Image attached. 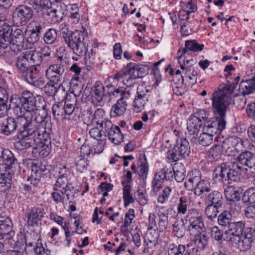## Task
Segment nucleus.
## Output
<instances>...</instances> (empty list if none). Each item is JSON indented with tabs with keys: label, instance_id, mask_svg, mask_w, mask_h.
Returning <instances> with one entry per match:
<instances>
[{
	"label": "nucleus",
	"instance_id": "44",
	"mask_svg": "<svg viewBox=\"0 0 255 255\" xmlns=\"http://www.w3.org/2000/svg\"><path fill=\"white\" fill-rule=\"evenodd\" d=\"M233 220L232 214L227 210L223 211L218 217V224L222 226L229 227Z\"/></svg>",
	"mask_w": 255,
	"mask_h": 255
},
{
	"label": "nucleus",
	"instance_id": "23",
	"mask_svg": "<svg viewBox=\"0 0 255 255\" xmlns=\"http://www.w3.org/2000/svg\"><path fill=\"white\" fill-rule=\"evenodd\" d=\"M21 113V115H16L17 117L15 119L16 125L18 126L17 128L18 130V133H25V128L28 122H29L30 120L32 119L33 115L25 114L23 112Z\"/></svg>",
	"mask_w": 255,
	"mask_h": 255
},
{
	"label": "nucleus",
	"instance_id": "13",
	"mask_svg": "<svg viewBox=\"0 0 255 255\" xmlns=\"http://www.w3.org/2000/svg\"><path fill=\"white\" fill-rule=\"evenodd\" d=\"M12 227V223L9 218L0 216V240L12 237L14 235Z\"/></svg>",
	"mask_w": 255,
	"mask_h": 255
},
{
	"label": "nucleus",
	"instance_id": "57",
	"mask_svg": "<svg viewBox=\"0 0 255 255\" xmlns=\"http://www.w3.org/2000/svg\"><path fill=\"white\" fill-rule=\"evenodd\" d=\"M41 129V128H39L38 125H36L34 123V122H32V119H31L29 122H28L25 128V134L27 135H32L35 137L37 134V132H39Z\"/></svg>",
	"mask_w": 255,
	"mask_h": 255
},
{
	"label": "nucleus",
	"instance_id": "36",
	"mask_svg": "<svg viewBox=\"0 0 255 255\" xmlns=\"http://www.w3.org/2000/svg\"><path fill=\"white\" fill-rule=\"evenodd\" d=\"M242 167L237 163H233L232 167L230 166L228 181L237 182L240 180Z\"/></svg>",
	"mask_w": 255,
	"mask_h": 255
},
{
	"label": "nucleus",
	"instance_id": "47",
	"mask_svg": "<svg viewBox=\"0 0 255 255\" xmlns=\"http://www.w3.org/2000/svg\"><path fill=\"white\" fill-rule=\"evenodd\" d=\"M57 38V32L54 28L48 29L43 36L44 42L47 44H53Z\"/></svg>",
	"mask_w": 255,
	"mask_h": 255
},
{
	"label": "nucleus",
	"instance_id": "42",
	"mask_svg": "<svg viewBox=\"0 0 255 255\" xmlns=\"http://www.w3.org/2000/svg\"><path fill=\"white\" fill-rule=\"evenodd\" d=\"M47 25L42 21L34 20L30 22L28 26L30 31L41 34L46 30Z\"/></svg>",
	"mask_w": 255,
	"mask_h": 255
},
{
	"label": "nucleus",
	"instance_id": "20",
	"mask_svg": "<svg viewBox=\"0 0 255 255\" xmlns=\"http://www.w3.org/2000/svg\"><path fill=\"white\" fill-rule=\"evenodd\" d=\"M45 214V210L43 207H33L30 212L27 214V224L30 226H33L38 221L41 220Z\"/></svg>",
	"mask_w": 255,
	"mask_h": 255
},
{
	"label": "nucleus",
	"instance_id": "27",
	"mask_svg": "<svg viewBox=\"0 0 255 255\" xmlns=\"http://www.w3.org/2000/svg\"><path fill=\"white\" fill-rule=\"evenodd\" d=\"M223 202L222 194L218 191H213L207 196L205 203L207 205L221 207Z\"/></svg>",
	"mask_w": 255,
	"mask_h": 255
},
{
	"label": "nucleus",
	"instance_id": "32",
	"mask_svg": "<svg viewBox=\"0 0 255 255\" xmlns=\"http://www.w3.org/2000/svg\"><path fill=\"white\" fill-rule=\"evenodd\" d=\"M107 134L109 139L115 144H118L124 141L123 134L118 126H115Z\"/></svg>",
	"mask_w": 255,
	"mask_h": 255
},
{
	"label": "nucleus",
	"instance_id": "22",
	"mask_svg": "<svg viewBox=\"0 0 255 255\" xmlns=\"http://www.w3.org/2000/svg\"><path fill=\"white\" fill-rule=\"evenodd\" d=\"M230 165L226 163H223L218 165L214 170L213 176L214 178H218L219 181L222 182L228 181V172Z\"/></svg>",
	"mask_w": 255,
	"mask_h": 255
},
{
	"label": "nucleus",
	"instance_id": "35",
	"mask_svg": "<svg viewBox=\"0 0 255 255\" xmlns=\"http://www.w3.org/2000/svg\"><path fill=\"white\" fill-rule=\"evenodd\" d=\"M40 74V69L37 67H31L21 73L24 80L30 84Z\"/></svg>",
	"mask_w": 255,
	"mask_h": 255
},
{
	"label": "nucleus",
	"instance_id": "61",
	"mask_svg": "<svg viewBox=\"0 0 255 255\" xmlns=\"http://www.w3.org/2000/svg\"><path fill=\"white\" fill-rule=\"evenodd\" d=\"M89 133L91 137L98 141H102L104 138L106 137L105 131H101L98 127L91 129Z\"/></svg>",
	"mask_w": 255,
	"mask_h": 255
},
{
	"label": "nucleus",
	"instance_id": "34",
	"mask_svg": "<svg viewBox=\"0 0 255 255\" xmlns=\"http://www.w3.org/2000/svg\"><path fill=\"white\" fill-rule=\"evenodd\" d=\"M204 45L203 44H199L196 40H187L185 41V47L183 48L182 54L179 57V59L183 56V54H186L188 51L193 52L201 51L203 50Z\"/></svg>",
	"mask_w": 255,
	"mask_h": 255
},
{
	"label": "nucleus",
	"instance_id": "64",
	"mask_svg": "<svg viewBox=\"0 0 255 255\" xmlns=\"http://www.w3.org/2000/svg\"><path fill=\"white\" fill-rule=\"evenodd\" d=\"M211 237L213 239L219 242H222L223 231L217 226H214L211 230Z\"/></svg>",
	"mask_w": 255,
	"mask_h": 255
},
{
	"label": "nucleus",
	"instance_id": "25",
	"mask_svg": "<svg viewBox=\"0 0 255 255\" xmlns=\"http://www.w3.org/2000/svg\"><path fill=\"white\" fill-rule=\"evenodd\" d=\"M9 39L10 46H11V49L13 48V50H15V48L21 45L24 41V34L22 30L19 28L16 29L12 32Z\"/></svg>",
	"mask_w": 255,
	"mask_h": 255
},
{
	"label": "nucleus",
	"instance_id": "16",
	"mask_svg": "<svg viewBox=\"0 0 255 255\" xmlns=\"http://www.w3.org/2000/svg\"><path fill=\"white\" fill-rule=\"evenodd\" d=\"M195 249H189L188 245H179L178 247L174 246V245H170L168 249L169 255H197L196 252L197 250L194 251Z\"/></svg>",
	"mask_w": 255,
	"mask_h": 255
},
{
	"label": "nucleus",
	"instance_id": "26",
	"mask_svg": "<svg viewBox=\"0 0 255 255\" xmlns=\"http://www.w3.org/2000/svg\"><path fill=\"white\" fill-rule=\"evenodd\" d=\"M239 91L244 96L248 95L255 92V76L240 84Z\"/></svg>",
	"mask_w": 255,
	"mask_h": 255
},
{
	"label": "nucleus",
	"instance_id": "6",
	"mask_svg": "<svg viewBox=\"0 0 255 255\" xmlns=\"http://www.w3.org/2000/svg\"><path fill=\"white\" fill-rule=\"evenodd\" d=\"M32 8L24 4L17 6L12 14V24L17 26L25 25L32 18Z\"/></svg>",
	"mask_w": 255,
	"mask_h": 255
},
{
	"label": "nucleus",
	"instance_id": "58",
	"mask_svg": "<svg viewBox=\"0 0 255 255\" xmlns=\"http://www.w3.org/2000/svg\"><path fill=\"white\" fill-rule=\"evenodd\" d=\"M8 99V94L6 90L0 87V111H6L7 109L6 103Z\"/></svg>",
	"mask_w": 255,
	"mask_h": 255
},
{
	"label": "nucleus",
	"instance_id": "14",
	"mask_svg": "<svg viewBox=\"0 0 255 255\" xmlns=\"http://www.w3.org/2000/svg\"><path fill=\"white\" fill-rule=\"evenodd\" d=\"M201 179V175L200 171L197 169L192 170L187 175L184 182L185 187L189 191L193 190Z\"/></svg>",
	"mask_w": 255,
	"mask_h": 255
},
{
	"label": "nucleus",
	"instance_id": "49",
	"mask_svg": "<svg viewBox=\"0 0 255 255\" xmlns=\"http://www.w3.org/2000/svg\"><path fill=\"white\" fill-rule=\"evenodd\" d=\"M68 180L65 177H58L54 185V190L68 193Z\"/></svg>",
	"mask_w": 255,
	"mask_h": 255
},
{
	"label": "nucleus",
	"instance_id": "53",
	"mask_svg": "<svg viewBox=\"0 0 255 255\" xmlns=\"http://www.w3.org/2000/svg\"><path fill=\"white\" fill-rule=\"evenodd\" d=\"M52 114L53 116L57 120L62 118L65 114L64 111V106L62 103H58V104L53 105L52 108Z\"/></svg>",
	"mask_w": 255,
	"mask_h": 255
},
{
	"label": "nucleus",
	"instance_id": "19",
	"mask_svg": "<svg viewBox=\"0 0 255 255\" xmlns=\"http://www.w3.org/2000/svg\"><path fill=\"white\" fill-rule=\"evenodd\" d=\"M92 102L96 106H100L105 93V88L102 83L97 81L93 88Z\"/></svg>",
	"mask_w": 255,
	"mask_h": 255
},
{
	"label": "nucleus",
	"instance_id": "46",
	"mask_svg": "<svg viewBox=\"0 0 255 255\" xmlns=\"http://www.w3.org/2000/svg\"><path fill=\"white\" fill-rule=\"evenodd\" d=\"M185 230V226L182 220L176 221L173 225V232L178 238L183 237Z\"/></svg>",
	"mask_w": 255,
	"mask_h": 255
},
{
	"label": "nucleus",
	"instance_id": "41",
	"mask_svg": "<svg viewBox=\"0 0 255 255\" xmlns=\"http://www.w3.org/2000/svg\"><path fill=\"white\" fill-rule=\"evenodd\" d=\"M175 179L178 182L182 181L185 177V168L181 163H176L173 167Z\"/></svg>",
	"mask_w": 255,
	"mask_h": 255
},
{
	"label": "nucleus",
	"instance_id": "5",
	"mask_svg": "<svg viewBox=\"0 0 255 255\" xmlns=\"http://www.w3.org/2000/svg\"><path fill=\"white\" fill-rule=\"evenodd\" d=\"M190 153V147L186 138H181L177 141L173 147H171L167 152V158L173 161H177L188 156Z\"/></svg>",
	"mask_w": 255,
	"mask_h": 255
},
{
	"label": "nucleus",
	"instance_id": "39",
	"mask_svg": "<svg viewBox=\"0 0 255 255\" xmlns=\"http://www.w3.org/2000/svg\"><path fill=\"white\" fill-rule=\"evenodd\" d=\"M47 128H43L39 132H37V135L35 136L36 139V144L39 143L40 145H51V138L46 129Z\"/></svg>",
	"mask_w": 255,
	"mask_h": 255
},
{
	"label": "nucleus",
	"instance_id": "11",
	"mask_svg": "<svg viewBox=\"0 0 255 255\" xmlns=\"http://www.w3.org/2000/svg\"><path fill=\"white\" fill-rule=\"evenodd\" d=\"M17 137L19 140L15 142L14 145L17 150H22L30 147L36 148V139L34 135H27L25 133H18Z\"/></svg>",
	"mask_w": 255,
	"mask_h": 255
},
{
	"label": "nucleus",
	"instance_id": "1",
	"mask_svg": "<svg viewBox=\"0 0 255 255\" xmlns=\"http://www.w3.org/2000/svg\"><path fill=\"white\" fill-rule=\"evenodd\" d=\"M232 92L231 86H226L213 93L211 99L215 117L205 122L203 131L208 132L214 136L220 134L225 128V117L229 104L228 100Z\"/></svg>",
	"mask_w": 255,
	"mask_h": 255
},
{
	"label": "nucleus",
	"instance_id": "17",
	"mask_svg": "<svg viewBox=\"0 0 255 255\" xmlns=\"http://www.w3.org/2000/svg\"><path fill=\"white\" fill-rule=\"evenodd\" d=\"M18 126L16 125V120L11 117L7 118L2 121L1 131L6 135L13 134L17 129Z\"/></svg>",
	"mask_w": 255,
	"mask_h": 255
},
{
	"label": "nucleus",
	"instance_id": "18",
	"mask_svg": "<svg viewBox=\"0 0 255 255\" xmlns=\"http://www.w3.org/2000/svg\"><path fill=\"white\" fill-rule=\"evenodd\" d=\"M239 163L242 165L252 168L255 167V154L245 151L240 154L237 158Z\"/></svg>",
	"mask_w": 255,
	"mask_h": 255
},
{
	"label": "nucleus",
	"instance_id": "4",
	"mask_svg": "<svg viewBox=\"0 0 255 255\" xmlns=\"http://www.w3.org/2000/svg\"><path fill=\"white\" fill-rule=\"evenodd\" d=\"M148 71L147 66L130 63L126 66L125 80L127 87H130L134 83L137 78H142L146 75Z\"/></svg>",
	"mask_w": 255,
	"mask_h": 255
},
{
	"label": "nucleus",
	"instance_id": "54",
	"mask_svg": "<svg viewBox=\"0 0 255 255\" xmlns=\"http://www.w3.org/2000/svg\"><path fill=\"white\" fill-rule=\"evenodd\" d=\"M131 189V186L128 185L125 186L123 188V199L126 207L129 204L133 203L134 201L130 193Z\"/></svg>",
	"mask_w": 255,
	"mask_h": 255
},
{
	"label": "nucleus",
	"instance_id": "37",
	"mask_svg": "<svg viewBox=\"0 0 255 255\" xmlns=\"http://www.w3.org/2000/svg\"><path fill=\"white\" fill-rule=\"evenodd\" d=\"M26 53L31 67H37L38 68H40V65L42 60V53L35 50L27 51Z\"/></svg>",
	"mask_w": 255,
	"mask_h": 255
},
{
	"label": "nucleus",
	"instance_id": "43",
	"mask_svg": "<svg viewBox=\"0 0 255 255\" xmlns=\"http://www.w3.org/2000/svg\"><path fill=\"white\" fill-rule=\"evenodd\" d=\"M199 233V234L195 236L193 242L199 249L203 250L208 245V238L206 234Z\"/></svg>",
	"mask_w": 255,
	"mask_h": 255
},
{
	"label": "nucleus",
	"instance_id": "9",
	"mask_svg": "<svg viewBox=\"0 0 255 255\" xmlns=\"http://www.w3.org/2000/svg\"><path fill=\"white\" fill-rule=\"evenodd\" d=\"M238 238L239 249L243 252L249 250L255 240V229L252 228H247L244 233Z\"/></svg>",
	"mask_w": 255,
	"mask_h": 255
},
{
	"label": "nucleus",
	"instance_id": "60",
	"mask_svg": "<svg viewBox=\"0 0 255 255\" xmlns=\"http://www.w3.org/2000/svg\"><path fill=\"white\" fill-rule=\"evenodd\" d=\"M33 3L36 5L35 8L40 10H46L47 14V11L50 10L53 6V3L49 0H40L39 3L34 1Z\"/></svg>",
	"mask_w": 255,
	"mask_h": 255
},
{
	"label": "nucleus",
	"instance_id": "40",
	"mask_svg": "<svg viewBox=\"0 0 255 255\" xmlns=\"http://www.w3.org/2000/svg\"><path fill=\"white\" fill-rule=\"evenodd\" d=\"M211 185L210 182L205 179L200 180L194 188V194L198 196L202 195L205 192L210 191Z\"/></svg>",
	"mask_w": 255,
	"mask_h": 255
},
{
	"label": "nucleus",
	"instance_id": "15",
	"mask_svg": "<svg viewBox=\"0 0 255 255\" xmlns=\"http://www.w3.org/2000/svg\"><path fill=\"white\" fill-rule=\"evenodd\" d=\"M128 100V95L124 96L123 98L120 99L117 103L113 106L111 110V117L116 118L124 115L126 111L128 104L127 100Z\"/></svg>",
	"mask_w": 255,
	"mask_h": 255
},
{
	"label": "nucleus",
	"instance_id": "28",
	"mask_svg": "<svg viewBox=\"0 0 255 255\" xmlns=\"http://www.w3.org/2000/svg\"><path fill=\"white\" fill-rule=\"evenodd\" d=\"M140 88H137V96L135 97L133 103V110L136 113L140 112L144 107L146 102L147 98L145 94H141L139 91Z\"/></svg>",
	"mask_w": 255,
	"mask_h": 255
},
{
	"label": "nucleus",
	"instance_id": "7",
	"mask_svg": "<svg viewBox=\"0 0 255 255\" xmlns=\"http://www.w3.org/2000/svg\"><path fill=\"white\" fill-rule=\"evenodd\" d=\"M20 166L16 159L15 162L10 164L7 162L0 163V184L1 186H5L6 189H9L11 185V172L13 168L19 169Z\"/></svg>",
	"mask_w": 255,
	"mask_h": 255
},
{
	"label": "nucleus",
	"instance_id": "56",
	"mask_svg": "<svg viewBox=\"0 0 255 255\" xmlns=\"http://www.w3.org/2000/svg\"><path fill=\"white\" fill-rule=\"evenodd\" d=\"M190 206V202L184 197H180L177 204V213L180 215H185Z\"/></svg>",
	"mask_w": 255,
	"mask_h": 255
},
{
	"label": "nucleus",
	"instance_id": "52",
	"mask_svg": "<svg viewBox=\"0 0 255 255\" xmlns=\"http://www.w3.org/2000/svg\"><path fill=\"white\" fill-rule=\"evenodd\" d=\"M224 147V145L221 146L220 144H215L210 149L209 156L212 157L214 159L217 160L220 158L222 154V149Z\"/></svg>",
	"mask_w": 255,
	"mask_h": 255
},
{
	"label": "nucleus",
	"instance_id": "12",
	"mask_svg": "<svg viewBox=\"0 0 255 255\" xmlns=\"http://www.w3.org/2000/svg\"><path fill=\"white\" fill-rule=\"evenodd\" d=\"M66 10V5L63 2L55 1L53 3L51 9L47 11V15L50 16L52 22L55 23L62 18Z\"/></svg>",
	"mask_w": 255,
	"mask_h": 255
},
{
	"label": "nucleus",
	"instance_id": "30",
	"mask_svg": "<svg viewBox=\"0 0 255 255\" xmlns=\"http://www.w3.org/2000/svg\"><path fill=\"white\" fill-rule=\"evenodd\" d=\"M15 65L21 73L31 67L26 51L17 57Z\"/></svg>",
	"mask_w": 255,
	"mask_h": 255
},
{
	"label": "nucleus",
	"instance_id": "48",
	"mask_svg": "<svg viewBox=\"0 0 255 255\" xmlns=\"http://www.w3.org/2000/svg\"><path fill=\"white\" fill-rule=\"evenodd\" d=\"M0 158L2 159L3 162H7L10 164L14 163L16 161V158L13 154L8 149H3L0 146Z\"/></svg>",
	"mask_w": 255,
	"mask_h": 255
},
{
	"label": "nucleus",
	"instance_id": "51",
	"mask_svg": "<svg viewBox=\"0 0 255 255\" xmlns=\"http://www.w3.org/2000/svg\"><path fill=\"white\" fill-rule=\"evenodd\" d=\"M219 207L207 205L205 210L207 218L212 221H214L217 218V214L219 213Z\"/></svg>",
	"mask_w": 255,
	"mask_h": 255
},
{
	"label": "nucleus",
	"instance_id": "63",
	"mask_svg": "<svg viewBox=\"0 0 255 255\" xmlns=\"http://www.w3.org/2000/svg\"><path fill=\"white\" fill-rule=\"evenodd\" d=\"M148 172V165L145 160L138 166L137 168V171H135V173H137L139 178L142 180H144L147 178Z\"/></svg>",
	"mask_w": 255,
	"mask_h": 255
},
{
	"label": "nucleus",
	"instance_id": "50",
	"mask_svg": "<svg viewBox=\"0 0 255 255\" xmlns=\"http://www.w3.org/2000/svg\"><path fill=\"white\" fill-rule=\"evenodd\" d=\"M247 102L246 96L240 92L235 95L233 98V104L239 110H243Z\"/></svg>",
	"mask_w": 255,
	"mask_h": 255
},
{
	"label": "nucleus",
	"instance_id": "31",
	"mask_svg": "<svg viewBox=\"0 0 255 255\" xmlns=\"http://www.w3.org/2000/svg\"><path fill=\"white\" fill-rule=\"evenodd\" d=\"M50 121V117L45 112H43L41 115L40 114L35 115L34 120H32V122H34V123L38 125L39 128H41V129L43 128L49 129Z\"/></svg>",
	"mask_w": 255,
	"mask_h": 255
},
{
	"label": "nucleus",
	"instance_id": "8",
	"mask_svg": "<svg viewBox=\"0 0 255 255\" xmlns=\"http://www.w3.org/2000/svg\"><path fill=\"white\" fill-rule=\"evenodd\" d=\"M186 221L189 224L188 230L202 232L205 228L201 213L195 209L188 210Z\"/></svg>",
	"mask_w": 255,
	"mask_h": 255
},
{
	"label": "nucleus",
	"instance_id": "10",
	"mask_svg": "<svg viewBox=\"0 0 255 255\" xmlns=\"http://www.w3.org/2000/svg\"><path fill=\"white\" fill-rule=\"evenodd\" d=\"M64 71V66L61 63L53 64L46 70V76L50 82L58 84L62 79Z\"/></svg>",
	"mask_w": 255,
	"mask_h": 255
},
{
	"label": "nucleus",
	"instance_id": "24",
	"mask_svg": "<svg viewBox=\"0 0 255 255\" xmlns=\"http://www.w3.org/2000/svg\"><path fill=\"white\" fill-rule=\"evenodd\" d=\"M224 191L226 198L228 201L235 203L241 200L242 194L238 187L228 186Z\"/></svg>",
	"mask_w": 255,
	"mask_h": 255
},
{
	"label": "nucleus",
	"instance_id": "55",
	"mask_svg": "<svg viewBox=\"0 0 255 255\" xmlns=\"http://www.w3.org/2000/svg\"><path fill=\"white\" fill-rule=\"evenodd\" d=\"M244 203H255V187H251L245 191L243 196Z\"/></svg>",
	"mask_w": 255,
	"mask_h": 255
},
{
	"label": "nucleus",
	"instance_id": "3",
	"mask_svg": "<svg viewBox=\"0 0 255 255\" xmlns=\"http://www.w3.org/2000/svg\"><path fill=\"white\" fill-rule=\"evenodd\" d=\"M85 33L84 31L76 30L72 32L69 36L64 40L68 47L77 55L82 56L85 55V59L87 62V59H94V56L95 53L93 52V49L88 51L84 42Z\"/></svg>",
	"mask_w": 255,
	"mask_h": 255
},
{
	"label": "nucleus",
	"instance_id": "2",
	"mask_svg": "<svg viewBox=\"0 0 255 255\" xmlns=\"http://www.w3.org/2000/svg\"><path fill=\"white\" fill-rule=\"evenodd\" d=\"M36 102L32 93L24 91L20 95L12 94L10 96L9 108L12 109L15 115H21V112L33 115L37 110Z\"/></svg>",
	"mask_w": 255,
	"mask_h": 255
},
{
	"label": "nucleus",
	"instance_id": "62",
	"mask_svg": "<svg viewBox=\"0 0 255 255\" xmlns=\"http://www.w3.org/2000/svg\"><path fill=\"white\" fill-rule=\"evenodd\" d=\"M57 84L49 81L47 82L43 88L44 93L48 96H54L57 92V87L56 86Z\"/></svg>",
	"mask_w": 255,
	"mask_h": 255
},
{
	"label": "nucleus",
	"instance_id": "38",
	"mask_svg": "<svg viewBox=\"0 0 255 255\" xmlns=\"http://www.w3.org/2000/svg\"><path fill=\"white\" fill-rule=\"evenodd\" d=\"M13 30L10 25L5 22H0V39L10 43L9 37Z\"/></svg>",
	"mask_w": 255,
	"mask_h": 255
},
{
	"label": "nucleus",
	"instance_id": "21",
	"mask_svg": "<svg viewBox=\"0 0 255 255\" xmlns=\"http://www.w3.org/2000/svg\"><path fill=\"white\" fill-rule=\"evenodd\" d=\"M245 229V223L243 221L235 222L233 221L228 227V229L225 231L226 235L235 236L236 238H239L241 235L243 234Z\"/></svg>",
	"mask_w": 255,
	"mask_h": 255
},
{
	"label": "nucleus",
	"instance_id": "59",
	"mask_svg": "<svg viewBox=\"0 0 255 255\" xmlns=\"http://www.w3.org/2000/svg\"><path fill=\"white\" fill-rule=\"evenodd\" d=\"M203 131L199 137V143L203 146H208L212 143L214 135L208 132Z\"/></svg>",
	"mask_w": 255,
	"mask_h": 255
},
{
	"label": "nucleus",
	"instance_id": "29",
	"mask_svg": "<svg viewBox=\"0 0 255 255\" xmlns=\"http://www.w3.org/2000/svg\"><path fill=\"white\" fill-rule=\"evenodd\" d=\"M70 95H66L65 97V103L63 105L65 114L67 115H71L73 113L79 111L78 108L75 107L77 99L74 97L70 98Z\"/></svg>",
	"mask_w": 255,
	"mask_h": 255
},
{
	"label": "nucleus",
	"instance_id": "45",
	"mask_svg": "<svg viewBox=\"0 0 255 255\" xmlns=\"http://www.w3.org/2000/svg\"><path fill=\"white\" fill-rule=\"evenodd\" d=\"M51 196L54 201L56 204L62 203L64 204L69 199V193L59 191V190H55L54 192L51 193Z\"/></svg>",
	"mask_w": 255,
	"mask_h": 255
},
{
	"label": "nucleus",
	"instance_id": "33",
	"mask_svg": "<svg viewBox=\"0 0 255 255\" xmlns=\"http://www.w3.org/2000/svg\"><path fill=\"white\" fill-rule=\"evenodd\" d=\"M202 125L201 120L197 117L191 118L187 123V130L190 134H195L198 132Z\"/></svg>",
	"mask_w": 255,
	"mask_h": 255
}]
</instances>
